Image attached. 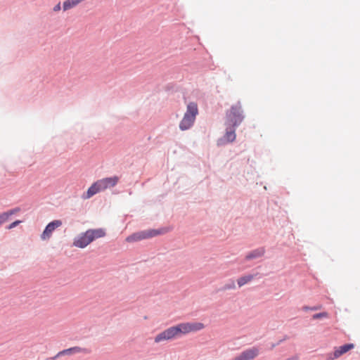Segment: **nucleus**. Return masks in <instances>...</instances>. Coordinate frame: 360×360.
Instances as JSON below:
<instances>
[{
  "label": "nucleus",
  "instance_id": "nucleus-1",
  "mask_svg": "<svg viewBox=\"0 0 360 360\" xmlns=\"http://www.w3.org/2000/svg\"><path fill=\"white\" fill-rule=\"evenodd\" d=\"M105 235V230L102 228L88 229L75 238L73 245L79 248H85L96 239L103 238Z\"/></svg>",
  "mask_w": 360,
  "mask_h": 360
},
{
  "label": "nucleus",
  "instance_id": "nucleus-2",
  "mask_svg": "<svg viewBox=\"0 0 360 360\" xmlns=\"http://www.w3.org/2000/svg\"><path fill=\"white\" fill-rule=\"evenodd\" d=\"M119 178L117 176L104 178L98 180L89 188L86 195H84L83 198L85 199L90 198L98 192L104 191L108 188L114 187L117 184Z\"/></svg>",
  "mask_w": 360,
  "mask_h": 360
},
{
  "label": "nucleus",
  "instance_id": "nucleus-3",
  "mask_svg": "<svg viewBox=\"0 0 360 360\" xmlns=\"http://www.w3.org/2000/svg\"><path fill=\"white\" fill-rule=\"evenodd\" d=\"M198 114V108L197 103L195 102H190L187 105L186 112L180 122V129L184 131L190 129L193 126Z\"/></svg>",
  "mask_w": 360,
  "mask_h": 360
},
{
  "label": "nucleus",
  "instance_id": "nucleus-4",
  "mask_svg": "<svg viewBox=\"0 0 360 360\" xmlns=\"http://www.w3.org/2000/svg\"><path fill=\"white\" fill-rule=\"evenodd\" d=\"M243 119L241 105L238 103L232 105L226 112L225 124L229 127H236L242 122Z\"/></svg>",
  "mask_w": 360,
  "mask_h": 360
},
{
  "label": "nucleus",
  "instance_id": "nucleus-5",
  "mask_svg": "<svg viewBox=\"0 0 360 360\" xmlns=\"http://www.w3.org/2000/svg\"><path fill=\"white\" fill-rule=\"evenodd\" d=\"M176 338L181 335H186L189 333L196 332L205 328L203 323L200 322H186L177 324L174 326Z\"/></svg>",
  "mask_w": 360,
  "mask_h": 360
},
{
  "label": "nucleus",
  "instance_id": "nucleus-6",
  "mask_svg": "<svg viewBox=\"0 0 360 360\" xmlns=\"http://www.w3.org/2000/svg\"><path fill=\"white\" fill-rule=\"evenodd\" d=\"M165 229H148L141 231L128 236L126 239L127 242L131 243L134 241L141 240L144 239L150 238L158 235L165 233Z\"/></svg>",
  "mask_w": 360,
  "mask_h": 360
},
{
  "label": "nucleus",
  "instance_id": "nucleus-7",
  "mask_svg": "<svg viewBox=\"0 0 360 360\" xmlns=\"http://www.w3.org/2000/svg\"><path fill=\"white\" fill-rule=\"evenodd\" d=\"M176 338L174 326L169 327L162 332L158 333L154 339L155 343H160L163 341L171 340Z\"/></svg>",
  "mask_w": 360,
  "mask_h": 360
},
{
  "label": "nucleus",
  "instance_id": "nucleus-8",
  "mask_svg": "<svg viewBox=\"0 0 360 360\" xmlns=\"http://www.w3.org/2000/svg\"><path fill=\"white\" fill-rule=\"evenodd\" d=\"M62 225V221L60 220H54L46 226L45 229L44 230L43 233L41 235V238L43 240H49L52 233L57 228L60 227Z\"/></svg>",
  "mask_w": 360,
  "mask_h": 360
},
{
  "label": "nucleus",
  "instance_id": "nucleus-9",
  "mask_svg": "<svg viewBox=\"0 0 360 360\" xmlns=\"http://www.w3.org/2000/svg\"><path fill=\"white\" fill-rule=\"evenodd\" d=\"M77 353H89V350L86 348H82L80 347H73L69 349H64L63 351L59 352L56 356H54L53 359H55L59 356L65 355V354H73Z\"/></svg>",
  "mask_w": 360,
  "mask_h": 360
},
{
  "label": "nucleus",
  "instance_id": "nucleus-10",
  "mask_svg": "<svg viewBox=\"0 0 360 360\" xmlns=\"http://www.w3.org/2000/svg\"><path fill=\"white\" fill-rule=\"evenodd\" d=\"M354 347V344H346L335 349L333 356L335 359L339 358L342 354L347 353Z\"/></svg>",
  "mask_w": 360,
  "mask_h": 360
},
{
  "label": "nucleus",
  "instance_id": "nucleus-11",
  "mask_svg": "<svg viewBox=\"0 0 360 360\" xmlns=\"http://www.w3.org/2000/svg\"><path fill=\"white\" fill-rule=\"evenodd\" d=\"M265 250L264 248H258L254 250L245 255L246 260H251L262 257L264 255Z\"/></svg>",
  "mask_w": 360,
  "mask_h": 360
},
{
  "label": "nucleus",
  "instance_id": "nucleus-12",
  "mask_svg": "<svg viewBox=\"0 0 360 360\" xmlns=\"http://www.w3.org/2000/svg\"><path fill=\"white\" fill-rule=\"evenodd\" d=\"M235 127L226 126V131L224 136V139L227 143L233 142L236 139Z\"/></svg>",
  "mask_w": 360,
  "mask_h": 360
},
{
  "label": "nucleus",
  "instance_id": "nucleus-13",
  "mask_svg": "<svg viewBox=\"0 0 360 360\" xmlns=\"http://www.w3.org/2000/svg\"><path fill=\"white\" fill-rule=\"evenodd\" d=\"M19 211V208H15L8 212L0 214V225L6 222L10 216L18 212Z\"/></svg>",
  "mask_w": 360,
  "mask_h": 360
},
{
  "label": "nucleus",
  "instance_id": "nucleus-14",
  "mask_svg": "<svg viewBox=\"0 0 360 360\" xmlns=\"http://www.w3.org/2000/svg\"><path fill=\"white\" fill-rule=\"evenodd\" d=\"M254 278H255V276L252 274H247V275L240 277L237 280V283H238V287L240 288V287L245 285V284L250 283V281H252L254 279Z\"/></svg>",
  "mask_w": 360,
  "mask_h": 360
},
{
  "label": "nucleus",
  "instance_id": "nucleus-15",
  "mask_svg": "<svg viewBox=\"0 0 360 360\" xmlns=\"http://www.w3.org/2000/svg\"><path fill=\"white\" fill-rule=\"evenodd\" d=\"M328 317V314L327 312H321L319 314H315L313 315V319H319L321 318H327Z\"/></svg>",
  "mask_w": 360,
  "mask_h": 360
},
{
  "label": "nucleus",
  "instance_id": "nucleus-16",
  "mask_svg": "<svg viewBox=\"0 0 360 360\" xmlns=\"http://www.w3.org/2000/svg\"><path fill=\"white\" fill-rule=\"evenodd\" d=\"M20 223H21V221H20V220L15 221L14 222L11 223L8 226V229H11L15 227L16 226H18V224H20Z\"/></svg>",
  "mask_w": 360,
  "mask_h": 360
},
{
  "label": "nucleus",
  "instance_id": "nucleus-17",
  "mask_svg": "<svg viewBox=\"0 0 360 360\" xmlns=\"http://www.w3.org/2000/svg\"><path fill=\"white\" fill-rule=\"evenodd\" d=\"M61 9V5H60V3H58L53 8V11L54 12H58L59 11H60Z\"/></svg>",
  "mask_w": 360,
  "mask_h": 360
},
{
  "label": "nucleus",
  "instance_id": "nucleus-18",
  "mask_svg": "<svg viewBox=\"0 0 360 360\" xmlns=\"http://www.w3.org/2000/svg\"><path fill=\"white\" fill-rule=\"evenodd\" d=\"M235 287H236L235 283L233 281H232L230 285H226L225 286V288L226 289H233V288H235Z\"/></svg>",
  "mask_w": 360,
  "mask_h": 360
},
{
  "label": "nucleus",
  "instance_id": "nucleus-19",
  "mask_svg": "<svg viewBox=\"0 0 360 360\" xmlns=\"http://www.w3.org/2000/svg\"><path fill=\"white\" fill-rule=\"evenodd\" d=\"M319 309H321V307H315L311 308V310H317Z\"/></svg>",
  "mask_w": 360,
  "mask_h": 360
},
{
  "label": "nucleus",
  "instance_id": "nucleus-20",
  "mask_svg": "<svg viewBox=\"0 0 360 360\" xmlns=\"http://www.w3.org/2000/svg\"><path fill=\"white\" fill-rule=\"evenodd\" d=\"M286 360H297V359L296 357H292V358L288 359Z\"/></svg>",
  "mask_w": 360,
  "mask_h": 360
},
{
  "label": "nucleus",
  "instance_id": "nucleus-21",
  "mask_svg": "<svg viewBox=\"0 0 360 360\" xmlns=\"http://www.w3.org/2000/svg\"><path fill=\"white\" fill-rule=\"evenodd\" d=\"M304 309H305V310H309V309H311V308H309V307H304Z\"/></svg>",
  "mask_w": 360,
  "mask_h": 360
}]
</instances>
